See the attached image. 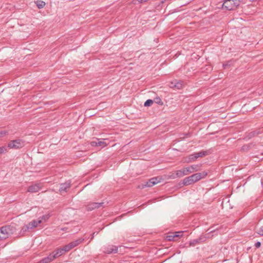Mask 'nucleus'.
I'll return each mask as SVG.
<instances>
[{"label":"nucleus","instance_id":"4468645a","mask_svg":"<svg viewBox=\"0 0 263 263\" xmlns=\"http://www.w3.org/2000/svg\"><path fill=\"white\" fill-rule=\"evenodd\" d=\"M42 222L41 220H32L30 222H29L27 225L29 228L30 230L32 229L33 228H36L39 224Z\"/></svg>","mask_w":263,"mask_h":263},{"label":"nucleus","instance_id":"0eeeda50","mask_svg":"<svg viewBox=\"0 0 263 263\" xmlns=\"http://www.w3.org/2000/svg\"><path fill=\"white\" fill-rule=\"evenodd\" d=\"M191 174L189 166L182 168V169L177 171L175 174L173 176L174 178L176 177H182L184 176Z\"/></svg>","mask_w":263,"mask_h":263},{"label":"nucleus","instance_id":"20e7f679","mask_svg":"<svg viewBox=\"0 0 263 263\" xmlns=\"http://www.w3.org/2000/svg\"><path fill=\"white\" fill-rule=\"evenodd\" d=\"M206 155L205 152H200L197 153L190 155L188 157L184 158L183 162L184 163H191L195 161L199 157H203Z\"/></svg>","mask_w":263,"mask_h":263},{"label":"nucleus","instance_id":"a211bd4d","mask_svg":"<svg viewBox=\"0 0 263 263\" xmlns=\"http://www.w3.org/2000/svg\"><path fill=\"white\" fill-rule=\"evenodd\" d=\"M200 166L197 164L192 165L189 166V168L190 169L191 173H192L194 172H197L200 170Z\"/></svg>","mask_w":263,"mask_h":263},{"label":"nucleus","instance_id":"423d86ee","mask_svg":"<svg viewBox=\"0 0 263 263\" xmlns=\"http://www.w3.org/2000/svg\"><path fill=\"white\" fill-rule=\"evenodd\" d=\"M24 142L20 139L12 140L10 141L8 145V147L10 148L17 149L23 147Z\"/></svg>","mask_w":263,"mask_h":263},{"label":"nucleus","instance_id":"5701e85b","mask_svg":"<svg viewBox=\"0 0 263 263\" xmlns=\"http://www.w3.org/2000/svg\"><path fill=\"white\" fill-rule=\"evenodd\" d=\"M63 252H68L69 251H70V250H71V247L70 246L69 244L68 243V245L65 246L63 248Z\"/></svg>","mask_w":263,"mask_h":263},{"label":"nucleus","instance_id":"39448f33","mask_svg":"<svg viewBox=\"0 0 263 263\" xmlns=\"http://www.w3.org/2000/svg\"><path fill=\"white\" fill-rule=\"evenodd\" d=\"M182 236V232H170L167 234L166 239L168 241H177Z\"/></svg>","mask_w":263,"mask_h":263},{"label":"nucleus","instance_id":"7ed1b4c3","mask_svg":"<svg viewBox=\"0 0 263 263\" xmlns=\"http://www.w3.org/2000/svg\"><path fill=\"white\" fill-rule=\"evenodd\" d=\"M240 3V0H225L222 7L227 10H232L236 8Z\"/></svg>","mask_w":263,"mask_h":263},{"label":"nucleus","instance_id":"dca6fc26","mask_svg":"<svg viewBox=\"0 0 263 263\" xmlns=\"http://www.w3.org/2000/svg\"><path fill=\"white\" fill-rule=\"evenodd\" d=\"M170 86L172 88H177V89H181L182 87V85L181 82L176 80L171 82Z\"/></svg>","mask_w":263,"mask_h":263},{"label":"nucleus","instance_id":"cd10ccee","mask_svg":"<svg viewBox=\"0 0 263 263\" xmlns=\"http://www.w3.org/2000/svg\"><path fill=\"white\" fill-rule=\"evenodd\" d=\"M98 141H93L91 142V145L93 146H98L97 144Z\"/></svg>","mask_w":263,"mask_h":263},{"label":"nucleus","instance_id":"9d476101","mask_svg":"<svg viewBox=\"0 0 263 263\" xmlns=\"http://www.w3.org/2000/svg\"><path fill=\"white\" fill-rule=\"evenodd\" d=\"M104 252L107 254L116 253L118 252V248L115 246H108L105 248Z\"/></svg>","mask_w":263,"mask_h":263},{"label":"nucleus","instance_id":"aec40b11","mask_svg":"<svg viewBox=\"0 0 263 263\" xmlns=\"http://www.w3.org/2000/svg\"><path fill=\"white\" fill-rule=\"evenodd\" d=\"M30 230L29 228L28 225H25L22 227V229L20 231V234L21 235H24L26 232H28Z\"/></svg>","mask_w":263,"mask_h":263},{"label":"nucleus","instance_id":"f03ea898","mask_svg":"<svg viewBox=\"0 0 263 263\" xmlns=\"http://www.w3.org/2000/svg\"><path fill=\"white\" fill-rule=\"evenodd\" d=\"M12 234V227L10 226L2 227L0 229V240L8 238Z\"/></svg>","mask_w":263,"mask_h":263},{"label":"nucleus","instance_id":"a878e982","mask_svg":"<svg viewBox=\"0 0 263 263\" xmlns=\"http://www.w3.org/2000/svg\"><path fill=\"white\" fill-rule=\"evenodd\" d=\"M148 0H134L133 3L134 4L141 3L143 2H147Z\"/></svg>","mask_w":263,"mask_h":263},{"label":"nucleus","instance_id":"412c9836","mask_svg":"<svg viewBox=\"0 0 263 263\" xmlns=\"http://www.w3.org/2000/svg\"><path fill=\"white\" fill-rule=\"evenodd\" d=\"M35 4L37 6V7L39 8H43L45 5V3L42 1L41 0H37L35 2Z\"/></svg>","mask_w":263,"mask_h":263},{"label":"nucleus","instance_id":"2eb2a0df","mask_svg":"<svg viewBox=\"0 0 263 263\" xmlns=\"http://www.w3.org/2000/svg\"><path fill=\"white\" fill-rule=\"evenodd\" d=\"M84 239V238H79L73 241H72L70 242L69 244L70 246L71 247V249L78 246L83 241Z\"/></svg>","mask_w":263,"mask_h":263},{"label":"nucleus","instance_id":"4be33fe9","mask_svg":"<svg viewBox=\"0 0 263 263\" xmlns=\"http://www.w3.org/2000/svg\"><path fill=\"white\" fill-rule=\"evenodd\" d=\"M256 232L258 234L263 236V226L257 227L256 228Z\"/></svg>","mask_w":263,"mask_h":263},{"label":"nucleus","instance_id":"2f4dec72","mask_svg":"<svg viewBox=\"0 0 263 263\" xmlns=\"http://www.w3.org/2000/svg\"><path fill=\"white\" fill-rule=\"evenodd\" d=\"M95 234V233H93L92 234V236H91V239H93V238L94 237Z\"/></svg>","mask_w":263,"mask_h":263},{"label":"nucleus","instance_id":"f257e3e1","mask_svg":"<svg viewBox=\"0 0 263 263\" xmlns=\"http://www.w3.org/2000/svg\"><path fill=\"white\" fill-rule=\"evenodd\" d=\"M208 172L206 171L194 174L189 177L185 178L183 180V183L185 185L194 184L197 181L205 178L208 175Z\"/></svg>","mask_w":263,"mask_h":263},{"label":"nucleus","instance_id":"6e6552de","mask_svg":"<svg viewBox=\"0 0 263 263\" xmlns=\"http://www.w3.org/2000/svg\"><path fill=\"white\" fill-rule=\"evenodd\" d=\"M42 187L41 183H36L29 186L27 191L30 193H35L38 192Z\"/></svg>","mask_w":263,"mask_h":263},{"label":"nucleus","instance_id":"7c9ffc66","mask_svg":"<svg viewBox=\"0 0 263 263\" xmlns=\"http://www.w3.org/2000/svg\"><path fill=\"white\" fill-rule=\"evenodd\" d=\"M67 230V228H63L61 229V230L63 231H66Z\"/></svg>","mask_w":263,"mask_h":263},{"label":"nucleus","instance_id":"c756f323","mask_svg":"<svg viewBox=\"0 0 263 263\" xmlns=\"http://www.w3.org/2000/svg\"><path fill=\"white\" fill-rule=\"evenodd\" d=\"M144 105L145 106H146V107H147V106H148V100H147L145 102V103H144Z\"/></svg>","mask_w":263,"mask_h":263},{"label":"nucleus","instance_id":"473e14b6","mask_svg":"<svg viewBox=\"0 0 263 263\" xmlns=\"http://www.w3.org/2000/svg\"><path fill=\"white\" fill-rule=\"evenodd\" d=\"M146 185H147L146 184H145V185H142V188H144L145 186H146Z\"/></svg>","mask_w":263,"mask_h":263},{"label":"nucleus","instance_id":"1a4fd4ad","mask_svg":"<svg viewBox=\"0 0 263 263\" xmlns=\"http://www.w3.org/2000/svg\"><path fill=\"white\" fill-rule=\"evenodd\" d=\"M103 204V202H93L89 203L87 205V210L92 211L95 209L99 208L101 207Z\"/></svg>","mask_w":263,"mask_h":263},{"label":"nucleus","instance_id":"6ab92c4d","mask_svg":"<svg viewBox=\"0 0 263 263\" xmlns=\"http://www.w3.org/2000/svg\"><path fill=\"white\" fill-rule=\"evenodd\" d=\"M63 253H64V252L63 251L62 248H59V249H58L57 250H56L55 253H52V256H54V259L55 258H56L57 257L62 255L63 254Z\"/></svg>","mask_w":263,"mask_h":263},{"label":"nucleus","instance_id":"f8f14e48","mask_svg":"<svg viewBox=\"0 0 263 263\" xmlns=\"http://www.w3.org/2000/svg\"><path fill=\"white\" fill-rule=\"evenodd\" d=\"M70 187V182H66L64 183H62L60 185V187L59 189V192L62 193L63 192H66L67 190Z\"/></svg>","mask_w":263,"mask_h":263},{"label":"nucleus","instance_id":"ddd939ff","mask_svg":"<svg viewBox=\"0 0 263 263\" xmlns=\"http://www.w3.org/2000/svg\"><path fill=\"white\" fill-rule=\"evenodd\" d=\"M161 178L158 177L151 178L149 180V186H154L158 183L161 182Z\"/></svg>","mask_w":263,"mask_h":263},{"label":"nucleus","instance_id":"c85d7f7f","mask_svg":"<svg viewBox=\"0 0 263 263\" xmlns=\"http://www.w3.org/2000/svg\"><path fill=\"white\" fill-rule=\"evenodd\" d=\"M260 246V242H257L255 243V247L256 248H259V247Z\"/></svg>","mask_w":263,"mask_h":263},{"label":"nucleus","instance_id":"f3484780","mask_svg":"<svg viewBox=\"0 0 263 263\" xmlns=\"http://www.w3.org/2000/svg\"><path fill=\"white\" fill-rule=\"evenodd\" d=\"M153 102H155L157 104L162 105L163 102H162L161 100L159 97H156L154 98V99H149V106L151 105Z\"/></svg>","mask_w":263,"mask_h":263},{"label":"nucleus","instance_id":"bb28decb","mask_svg":"<svg viewBox=\"0 0 263 263\" xmlns=\"http://www.w3.org/2000/svg\"><path fill=\"white\" fill-rule=\"evenodd\" d=\"M7 134V132L5 130L0 132V138L5 136Z\"/></svg>","mask_w":263,"mask_h":263},{"label":"nucleus","instance_id":"b1692460","mask_svg":"<svg viewBox=\"0 0 263 263\" xmlns=\"http://www.w3.org/2000/svg\"><path fill=\"white\" fill-rule=\"evenodd\" d=\"M97 140L98 141V142H97L98 146L104 147L105 146L104 142H103L102 141H99V139H97Z\"/></svg>","mask_w":263,"mask_h":263},{"label":"nucleus","instance_id":"9b49d317","mask_svg":"<svg viewBox=\"0 0 263 263\" xmlns=\"http://www.w3.org/2000/svg\"><path fill=\"white\" fill-rule=\"evenodd\" d=\"M54 256H52V253H50L48 256L43 258L40 261L36 263H50L54 260Z\"/></svg>","mask_w":263,"mask_h":263},{"label":"nucleus","instance_id":"393cba45","mask_svg":"<svg viewBox=\"0 0 263 263\" xmlns=\"http://www.w3.org/2000/svg\"><path fill=\"white\" fill-rule=\"evenodd\" d=\"M7 151V148L6 147L2 146L0 147V154L4 153Z\"/></svg>","mask_w":263,"mask_h":263}]
</instances>
